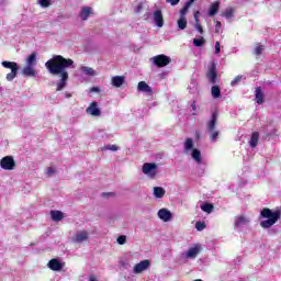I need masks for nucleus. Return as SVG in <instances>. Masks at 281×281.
I'll use <instances>...</instances> for the list:
<instances>
[{"mask_svg": "<svg viewBox=\"0 0 281 281\" xmlns=\"http://www.w3.org/2000/svg\"><path fill=\"white\" fill-rule=\"evenodd\" d=\"M22 75L24 78H35L36 70L34 69V66H25L22 70Z\"/></svg>", "mask_w": 281, "mask_h": 281, "instance_id": "18", "label": "nucleus"}, {"mask_svg": "<svg viewBox=\"0 0 281 281\" xmlns=\"http://www.w3.org/2000/svg\"><path fill=\"white\" fill-rule=\"evenodd\" d=\"M211 94L212 98H214V100H218V98H221V88L218 86H213L211 88Z\"/></svg>", "mask_w": 281, "mask_h": 281, "instance_id": "31", "label": "nucleus"}, {"mask_svg": "<svg viewBox=\"0 0 281 281\" xmlns=\"http://www.w3.org/2000/svg\"><path fill=\"white\" fill-rule=\"evenodd\" d=\"M0 166L2 170H12L16 166V162L12 156H5L0 160Z\"/></svg>", "mask_w": 281, "mask_h": 281, "instance_id": "7", "label": "nucleus"}, {"mask_svg": "<svg viewBox=\"0 0 281 281\" xmlns=\"http://www.w3.org/2000/svg\"><path fill=\"white\" fill-rule=\"evenodd\" d=\"M52 221H55V223L60 222L61 218H65V213L63 212H52L50 213Z\"/></svg>", "mask_w": 281, "mask_h": 281, "instance_id": "30", "label": "nucleus"}, {"mask_svg": "<svg viewBox=\"0 0 281 281\" xmlns=\"http://www.w3.org/2000/svg\"><path fill=\"white\" fill-rule=\"evenodd\" d=\"M157 215L160 221H164V223L172 221V213L170 212H158Z\"/></svg>", "mask_w": 281, "mask_h": 281, "instance_id": "25", "label": "nucleus"}, {"mask_svg": "<svg viewBox=\"0 0 281 281\" xmlns=\"http://www.w3.org/2000/svg\"><path fill=\"white\" fill-rule=\"evenodd\" d=\"M140 10H142V4H139V5L137 7L136 12H139Z\"/></svg>", "mask_w": 281, "mask_h": 281, "instance_id": "57", "label": "nucleus"}, {"mask_svg": "<svg viewBox=\"0 0 281 281\" xmlns=\"http://www.w3.org/2000/svg\"><path fill=\"white\" fill-rule=\"evenodd\" d=\"M181 0H166L167 3H170V5H179V2Z\"/></svg>", "mask_w": 281, "mask_h": 281, "instance_id": "47", "label": "nucleus"}, {"mask_svg": "<svg viewBox=\"0 0 281 281\" xmlns=\"http://www.w3.org/2000/svg\"><path fill=\"white\" fill-rule=\"evenodd\" d=\"M234 225L236 229H243V227H247L249 225V218L245 215L236 216Z\"/></svg>", "mask_w": 281, "mask_h": 281, "instance_id": "9", "label": "nucleus"}, {"mask_svg": "<svg viewBox=\"0 0 281 281\" xmlns=\"http://www.w3.org/2000/svg\"><path fill=\"white\" fill-rule=\"evenodd\" d=\"M218 8H221V2H218V1L213 2L211 4V7L209 8L207 15L216 16V14H218Z\"/></svg>", "mask_w": 281, "mask_h": 281, "instance_id": "20", "label": "nucleus"}, {"mask_svg": "<svg viewBox=\"0 0 281 281\" xmlns=\"http://www.w3.org/2000/svg\"><path fill=\"white\" fill-rule=\"evenodd\" d=\"M194 150V140L192 138H186L183 144V154L190 155Z\"/></svg>", "mask_w": 281, "mask_h": 281, "instance_id": "13", "label": "nucleus"}, {"mask_svg": "<svg viewBox=\"0 0 281 281\" xmlns=\"http://www.w3.org/2000/svg\"><path fill=\"white\" fill-rule=\"evenodd\" d=\"M255 98L257 104H265V94L262 93V90L260 88H256Z\"/></svg>", "mask_w": 281, "mask_h": 281, "instance_id": "22", "label": "nucleus"}, {"mask_svg": "<svg viewBox=\"0 0 281 281\" xmlns=\"http://www.w3.org/2000/svg\"><path fill=\"white\" fill-rule=\"evenodd\" d=\"M195 0H188L184 3V7L180 10V16L181 18H186V15L188 14V10H190V8H192V3H194Z\"/></svg>", "mask_w": 281, "mask_h": 281, "instance_id": "26", "label": "nucleus"}, {"mask_svg": "<svg viewBox=\"0 0 281 281\" xmlns=\"http://www.w3.org/2000/svg\"><path fill=\"white\" fill-rule=\"evenodd\" d=\"M50 212H60V211H58V210H50Z\"/></svg>", "mask_w": 281, "mask_h": 281, "instance_id": "58", "label": "nucleus"}, {"mask_svg": "<svg viewBox=\"0 0 281 281\" xmlns=\"http://www.w3.org/2000/svg\"><path fill=\"white\" fill-rule=\"evenodd\" d=\"M36 53H32L27 58H26V67H36Z\"/></svg>", "mask_w": 281, "mask_h": 281, "instance_id": "28", "label": "nucleus"}, {"mask_svg": "<svg viewBox=\"0 0 281 281\" xmlns=\"http://www.w3.org/2000/svg\"><path fill=\"white\" fill-rule=\"evenodd\" d=\"M191 158L193 159V161H195V164H198V166H205V162L203 161V156H201V150H199L198 148H194L191 153Z\"/></svg>", "mask_w": 281, "mask_h": 281, "instance_id": "11", "label": "nucleus"}, {"mask_svg": "<svg viewBox=\"0 0 281 281\" xmlns=\"http://www.w3.org/2000/svg\"><path fill=\"white\" fill-rule=\"evenodd\" d=\"M125 79L122 76H114L112 77V86L116 87L117 89H120V87H122V85H124Z\"/></svg>", "mask_w": 281, "mask_h": 281, "instance_id": "27", "label": "nucleus"}, {"mask_svg": "<svg viewBox=\"0 0 281 281\" xmlns=\"http://www.w3.org/2000/svg\"><path fill=\"white\" fill-rule=\"evenodd\" d=\"M260 212H281V206L276 207V210L265 207Z\"/></svg>", "mask_w": 281, "mask_h": 281, "instance_id": "45", "label": "nucleus"}, {"mask_svg": "<svg viewBox=\"0 0 281 281\" xmlns=\"http://www.w3.org/2000/svg\"><path fill=\"white\" fill-rule=\"evenodd\" d=\"M85 240H89V232L78 231L75 236V241L76 243H85Z\"/></svg>", "mask_w": 281, "mask_h": 281, "instance_id": "19", "label": "nucleus"}, {"mask_svg": "<svg viewBox=\"0 0 281 281\" xmlns=\"http://www.w3.org/2000/svg\"><path fill=\"white\" fill-rule=\"evenodd\" d=\"M200 207H201L202 212H213L214 211V204L207 203V202L201 204Z\"/></svg>", "mask_w": 281, "mask_h": 281, "instance_id": "33", "label": "nucleus"}, {"mask_svg": "<svg viewBox=\"0 0 281 281\" xmlns=\"http://www.w3.org/2000/svg\"><path fill=\"white\" fill-rule=\"evenodd\" d=\"M199 251H201V248L199 246H194L192 248H189L188 251L184 255V258H189L191 260H194L199 256Z\"/></svg>", "mask_w": 281, "mask_h": 281, "instance_id": "15", "label": "nucleus"}, {"mask_svg": "<svg viewBox=\"0 0 281 281\" xmlns=\"http://www.w3.org/2000/svg\"><path fill=\"white\" fill-rule=\"evenodd\" d=\"M113 193H102V196H111Z\"/></svg>", "mask_w": 281, "mask_h": 281, "instance_id": "55", "label": "nucleus"}, {"mask_svg": "<svg viewBox=\"0 0 281 281\" xmlns=\"http://www.w3.org/2000/svg\"><path fill=\"white\" fill-rule=\"evenodd\" d=\"M218 122V114L213 112L211 115V120L206 123V131H216V124Z\"/></svg>", "mask_w": 281, "mask_h": 281, "instance_id": "12", "label": "nucleus"}, {"mask_svg": "<svg viewBox=\"0 0 281 281\" xmlns=\"http://www.w3.org/2000/svg\"><path fill=\"white\" fill-rule=\"evenodd\" d=\"M205 173V167L201 168L199 171V175H204Z\"/></svg>", "mask_w": 281, "mask_h": 281, "instance_id": "52", "label": "nucleus"}, {"mask_svg": "<svg viewBox=\"0 0 281 281\" xmlns=\"http://www.w3.org/2000/svg\"><path fill=\"white\" fill-rule=\"evenodd\" d=\"M79 71H81L83 76H90V77L95 76V70L88 66H80Z\"/></svg>", "mask_w": 281, "mask_h": 281, "instance_id": "23", "label": "nucleus"}, {"mask_svg": "<svg viewBox=\"0 0 281 281\" xmlns=\"http://www.w3.org/2000/svg\"><path fill=\"white\" fill-rule=\"evenodd\" d=\"M65 98H67V99L71 98V93L66 92V93H65Z\"/></svg>", "mask_w": 281, "mask_h": 281, "instance_id": "54", "label": "nucleus"}, {"mask_svg": "<svg viewBox=\"0 0 281 281\" xmlns=\"http://www.w3.org/2000/svg\"><path fill=\"white\" fill-rule=\"evenodd\" d=\"M215 54H221V43L215 42Z\"/></svg>", "mask_w": 281, "mask_h": 281, "instance_id": "48", "label": "nucleus"}, {"mask_svg": "<svg viewBox=\"0 0 281 281\" xmlns=\"http://www.w3.org/2000/svg\"><path fill=\"white\" fill-rule=\"evenodd\" d=\"M89 281H98V279L95 278V276H90Z\"/></svg>", "mask_w": 281, "mask_h": 281, "instance_id": "53", "label": "nucleus"}, {"mask_svg": "<svg viewBox=\"0 0 281 281\" xmlns=\"http://www.w3.org/2000/svg\"><path fill=\"white\" fill-rule=\"evenodd\" d=\"M193 45H194V47H203V45H205V38H203V37L194 38Z\"/></svg>", "mask_w": 281, "mask_h": 281, "instance_id": "35", "label": "nucleus"}, {"mask_svg": "<svg viewBox=\"0 0 281 281\" xmlns=\"http://www.w3.org/2000/svg\"><path fill=\"white\" fill-rule=\"evenodd\" d=\"M86 113H88V115H92V117H100L102 115V111L100 110V108L98 106V103L95 101H93L86 109Z\"/></svg>", "mask_w": 281, "mask_h": 281, "instance_id": "8", "label": "nucleus"}, {"mask_svg": "<svg viewBox=\"0 0 281 281\" xmlns=\"http://www.w3.org/2000/svg\"><path fill=\"white\" fill-rule=\"evenodd\" d=\"M91 14H93V9L91 7H83V8H81L79 16H80L81 21H87V19H89V16H91Z\"/></svg>", "mask_w": 281, "mask_h": 281, "instance_id": "16", "label": "nucleus"}, {"mask_svg": "<svg viewBox=\"0 0 281 281\" xmlns=\"http://www.w3.org/2000/svg\"><path fill=\"white\" fill-rule=\"evenodd\" d=\"M155 199H164L166 196V189L161 187H154Z\"/></svg>", "mask_w": 281, "mask_h": 281, "instance_id": "24", "label": "nucleus"}, {"mask_svg": "<svg viewBox=\"0 0 281 281\" xmlns=\"http://www.w3.org/2000/svg\"><path fill=\"white\" fill-rule=\"evenodd\" d=\"M262 52H265V46L263 45H259L255 48V56H260V54H262Z\"/></svg>", "mask_w": 281, "mask_h": 281, "instance_id": "40", "label": "nucleus"}, {"mask_svg": "<svg viewBox=\"0 0 281 281\" xmlns=\"http://www.w3.org/2000/svg\"><path fill=\"white\" fill-rule=\"evenodd\" d=\"M241 80H243V76H237L233 79V81L231 82V86L236 87V85L240 83Z\"/></svg>", "mask_w": 281, "mask_h": 281, "instance_id": "41", "label": "nucleus"}, {"mask_svg": "<svg viewBox=\"0 0 281 281\" xmlns=\"http://www.w3.org/2000/svg\"><path fill=\"white\" fill-rule=\"evenodd\" d=\"M206 77L209 78V82H211V85H216V78H217L216 61L210 63L209 71L206 72Z\"/></svg>", "mask_w": 281, "mask_h": 281, "instance_id": "6", "label": "nucleus"}, {"mask_svg": "<svg viewBox=\"0 0 281 281\" xmlns=\"http://www.w3.org/2000/svg\"><path fill=\"white\" fill-rule=\"evenodd\" d=\"M280 214V212H261V218L265 220L260 222V225L263 227V229H269V227H272V225L278 223Z\"/></svg>", "mask_w": 281, "mask_h": 281, "instance_id": "2", "label": "nucleus"}, {"mask_svg": "<svg viewBox=\"0 0 281 281\" xmlns=\"http://www.w3.org/2000/svg\"><path fill=\"white\" fill-rule=\"evenodd\" d=\"M178 27L179 30H186V27H188V19L180 16L178 19Z\"/></svg>", "mask_w": 281, "mask_h": 281, "instance_id": "34", "label": "nucleus"}, {"mask_svg": "<svg viewBox=\"0 0 281 281\" xmlns=\"http://www.w3.org/2000/svg\"><path fill=\"white\" fill-rule=\"evenodd\" d=\"M149 267H150V261L149 260H143V261L135 265L133 271L136 274L144 273V271H147V269Z\"/></svg>", "mask_w": 281, "mask_h": 281, "instance_id": "10", "label": "nucleus"}, {"mask_svg": "<svg viewBox=\"0 0 281 281\" xmlns=\"http://www.w3.org/2000/svg\"><path fill=\"white\" fill-rule=\"evenodd\" d=\"M206 227H207V224H205V222L199 221L195 223V229L198 232H203V229H205Z\"/></svg>", "mask_w": 281, "mask_h": 281, "instance_id": "36", "label": "nucleus"}, {"mask_svg": "<svg viewBox=\"0 0 281 281\" xmlns=\"http://www.w3.org/2000/svg\"><path fill=\"white\" fill-rule=\"evenodd\" d=\"M103 150H112V153H115L117 150H120V147H117V145H106Z\"/></svg>", "mask_w": 281, "mask_h": 281, "instance_id": "39", "label": "nucleus"}, {"mask_svg": "<svg viewBox=\"0 0 281 281\" xmlns=\"http://www.w3.org/2000/svg\"><path fill=\"white\" fill-rule=\"evenodd\" d=\"M116 241L119 245H126V236L125 235L119 236Z\"/></svg>", "mask_w": 281, "mask_h": 281, "instance_id": "42", "label": "nucleus"}, {"mask_svg": "<svg viewBox=\"0 0 281 281\" xmlns=\"http://www.w3.org/2000/svg\"><path fill=\"white\" fill-rule=\"evenodd\" d=\"M143 172L150 179H155V177H157V164L145 162L143 165Z\"/></svg>", "mask_w": 281, "mask_h": 281, "instance_id": "5", "label": "nucleus"}, {"mask_svg": "<svg viewBox=\"0 0 281 281\" xmlns=\"http://www.w3.org/2000/svg\"><path fill=\"white\" fill-rule=\"evenodd\" d=\"M138 91L142 93H147L148 95H153V88L146 83V81H139L137 86Z\"/></svg>", "mask_w": 281, "mask_h": 281, "instance_id": "17", "label": "nucleus"}, {"mask_svg": "<svg viewBox=\"0 0 281 281\" xmlns=\"http://www.w3.org/2000/svg\"><path fill=\"white\" fill-rule=\"evenodd\" d=\"M210 136L209 139L210 142H212V144L216 143V140L218 139V135H221V132H218L217 130H213L210 131Z\"/></svg>", "mask_w": 281, "mask_h": 281, "instance_id": "32", "label": "nucleus"}, {"mask_svg": "<svg viewBox=\"0 0 281 281\" xmlns=\"http://www.w3.org/2000/svg\"><path fill=\"white\" fill-rule=\"evenodd\" d=\"M223 16H225V19H232V16H234V9H226L225 12L223 13Z\"/></svg>", "mask_w": 281, "mask_h": 281, "instance_id": "37", "label": "nucleus"}, {"mask_svg": "<svg viewBox=\"0 0 281 281\" xmlns=\"http://www.w3.org/2000/svg\"><path fill=\"white\" fill-rule=\"evenodd\" d=\"M154 23L157 27H164V14L161 13V10H156L154 12Z\"/></svg>", "mask_w": 281, "mask_h": 281, "instance_id": "14", "label": "nucleus"}, {"mask_svg": "<svg viewBox=\"0 0 281 281\" xmlns=\"http://www.w3.org/2000/svg\"><path fill=\"white\" fill-rule=\"evenodd\" d=\"M92 93H100V88L98 87H92L90 90Z\"/></svg>", "mask_w": 281, "mask_h": 281, "instance_id": "51", "label": "nucleus"}, {"mask_svg": "<svg viewBox=\"0 0 281 281\" xmlns=\"http://www.w3.org/2000/svg\"><path fill=\"white\" fill-rule=\"evenodd\" d=\"M38 3L42 8H49L52 5V0H40Z\"/></svg>", "mask_w": 281, "mask_h": 281, "instance_id": "38", "label": "nucleus"}, {"mask_svg": "<svg viewBox=\"0 0 281 281\" xmlns=\"http://www.w3.org/2000/svg\"><path fill=\"white\" fill-rule=\"evenodd\" d=\"M260 137V134L258 132H254L250 137V147L256 148L258 146V139Z\"/></svg>", "mask_w": 281, "mask_h": 281, "instance_id": "29", "label": "nucleus"}, {"mask_svg": "<svg viewBox=\"0 0 281 281\" xmlns=\"http://www.w3.org/2000/svg\"><path fill=\"white\" fill-rule=\"evenodd\" d=\"M221 27H222V24H221L220 21H217L216 24H215V32H216V34H218V32H221Z\"/></svg>", "mask_w": 281, "mask_h": 281, "instance_id": "50", "label": "nucleus"}, {"mask_svg": "<svg viewBox=\"0 0 281 281\" xmlns=\"http://www.w3.org/2000/svg\"><path fill=\"white\" fill-rule=\"evenodd\" d=\"M56 173V169H54V167H48L47 169H46V175H47V177H52L53 175H55Z\"/></svg>", "mask_w": 281, "mask_h": 281, "instance_id": "43", "label": "nucleus"}, {"mask_svg": "<svg viewBox=\"0 0 281 281\" xmlns=\"http://www.w3.org/2000/svg\"><path fill=\"white\" fill-rule=\"evenodd\" d=\"M191 109H192V115H196V112H194V111H196V101H193L192 103H191Z\"/></svg>", "mask_w": 281, "mask_h": 281, "instance_id": "49", "label": "nucleus"}, {"mask_svg": "<svg viewBox=\"0 0 281 281\" xmlns=\"http://www.w3.org/2000/svg\"><path fill=\"white\" fill-rule=\"evenodd\" d=\"M45 67L52 76L60 77V80L57 82V91H63L67 87V80H69L67 69L76 68L71 58H65L61 55H54L52 59L45 63Z\"/></svg>", "mask_w": 281, "mask_h": 281, "instance_id": "1", "label": "nucleus"}, {"mask_svg": "<svg viewBox=\"0 0 281 281\" xmlns=\"http://www.w3.org/2000/svg\"><path fill=\"white\" fill-rule=\"evenodd\" d=\"M1 65L4 67V69H11V71L7 74L5 79L8 82H12V80L19 76V64H16V61L4 60L1 63Z\"/></svg>", "mask_w": 281, "mask_h": 281, "instance_id": "3", "label": "nucleus"}, {"mask_svg": "<svg viewBox=\"0 0 281 281\" xmlns=\"http://www.w3.org/2000/svg\"><path fill=\"white\" fill-rule=\"evenodd\" d=\"M194 27L200 34H203V26H201V22H195Z\"/></svg>", "mask_w": 281, "mask_h": 281, "instance_id": "44", "label": "nucleus"}, {"mask_svg": "<svg viewBox=\"0 0 281 281\" xmlns=\"http://www.w3.org/2000/svg\"><path fill=\"white\" fill-rule=\"evenodd\" d=\"M158 212H170L168 209H160Z\"/></svg>", "mask_w": 281, "mask_h": 281, "instance_id": "56", "label": "nucleus"}, {"mask_svg": "<svg viewBox=\"0 0 281 281\" xmlns=\"http://www.w3.org/2000/svg\"><path fill=\"white\" fill-rule=\"evenodd\" d=\"M48 267H49V269H52V271H60L63 269V263L59 262L58 259H52L48 262Z\"/></svg>", "mask_w": 281, "mask_h": 281, "instance_id": "21", "label": "nucleus"}, {"mask_svg": "<svg viewBox=\"0 0 281 281\" xmlns=\"http://www.w3.org/2000/svg\"><path fill=\"white\" fill-rule=\"evenodd\" d=\"M172 61V59L169 56H166L164 54L161 55H157L154 56L151 58V63L156 66V67H168V65H170V63Z\"/></svg>", "mask_w": 281, "mask_h": 281, "instance_id": "4", "label": "nucleus"}, {"mask_svg": "<svg viewBox=\"0 0 281 281\" xmlns=\"http://www.w3.org/2000/svg\"><path fill=\"white\" fill-rule=\"evenodd\" d=\"M199 16H201V11H195L194 14H193L195 23L200 22Z\"/></svg>", "mask_w": 281, "mask_h": 281, "instance_id": "46", "label": "nucleus"}]
</instances>
